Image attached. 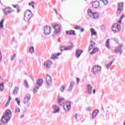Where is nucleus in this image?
<instances>
[{
    "label": "nucleus",
    "mask_w": 125,
    "mask_h": 125,
    "mask_svg": "<svg viewBox=\"0 0 125 125\" xmlns=\"http://www.w3.org/2000/svg\"><path fill=\"white\" fill-rule=\"evenodd\" d=\"M43 83V80L39 79L36 82V84L38 85V86H42Z\"/></svg>",
    "instance_id": "21"
},
{
    "label": "nucleus",
    "mask_w": 125,
    "mask_h": 125,
    "mask_svg": "<svg viewBox=\"0 0 125 125\" xmlns=\"http://www.w3.org/2000/svg\"><path fill=\"white\" fill-rule=\"evenodd\" d=\"M9 101H8L7 103H6V104H5V107H7V106H8V105H9Z\"/></svg>",
    "instance_id": "50"
},
{
    "label": "nucleus",
    "mask_w": 125,
    "mask_h": 125,
    "mask_svg": "<svg viewBox=\"0 0 125 125\" xmlns=\"http://www.w3.org/2000/svg\"><path fill=\"white\" fill-rule=\"evenodd\" d=\"M84 31V28H82L81 29V33H83V31Z\"/></svg>",
    "instance_id": "53"
},
{
    "label": "nucleus",
    "mask_w": 125,
    "mask_h": 125,
    "mask_svg": "<svg viewBox=\"0 0 125 125\" xmlns=\"http://www.w3.org/2000/svg\"><path fill=\"white\" fill-rule=\"evenodd\" d=\"M16 101H17V103H18V105H19V106H20V99L18 98H16Z\"/></svg>",
    "instance_id": "37"
},
{
    "label": "nucleus",
    "mask_w": 125,
    "mask_h": 125,
    "mask_svg": "<svg viewBox=\"0 0 125 125\" xmlns=\"http://www.w3.org/2000/svg\"><path fill=\"white\" fill-rule=\"evenodd\" d=\"M94 53H95V52H94V51L93 50L92 52L90 53V54L93 55V54H94Z\"/></svg>",
    "instance_id": "56"
},
{
    "label": "nucleus",
    "mask_w": 125,
    "mask_h": 125,
    "mask_svg": "<svg viewBox=\"0 0 125 125\" xmlns=\"http://www.w3.org/2000/svg\"><path fill=\"white\" fill-rule=\"evenodd\" d=\"M31 6L33 7V9H35V3L34 4H32L31 5Z\"/></svg>",
    "instance_id": "59"
},
{
    "label": "nucleus",
    "mask_w": 125,
    "mask_h": 125,
    "mask_svg": "<svg viewBox=\"0 0 125 125\" xmlns=\"http://www.w3.org/2000/svg\"><path fill=\"white\" fill-rule=\"evenodd\" d=\"M76 81H77V83H79V82H80V78H76Z\"/></svg>",
    "instance_id": "51"
},
{
    "label": "nucleus",
    "mask_w": 125,
    "mask_h": 125,
    "mask_svg": "<svg viewBox=\"0 0 125 125\" xmlns=\"http://www.w3.org/2000/svg\"><path fill=\"white\" fill-rule=\"evenodd\" d=\"M70 46H68L67 47H65L64 46L60 47V50L61 51H64V50H71L74 48V44L71 42H69Z\"/></svg>",
    "instance_id": "4"
},
{
    "label": "nucleus",
    "mask_w": 125,
    "mask_h": 125,
    "mask_svg": "<svg viewBox=\"0 0 125 125\" xmlns=\"http://www.w3.org/2000/svg\"><path fill=\"white\" fill-rule=\"evenodd\" d=\"M92 86L90 84H88L87 86V93L90 95L92 93Z\"/></svg>",
    "instance_id": "15"
},
{
    "label": "nucleus",
    "mask_w": 125,
    "mask_h": 125,
    "mask_svg": "<svg viewBox=\"0 0 125 125\" xmlns=\"http://www.w3.org/2000/svg\"><path fill=\"white\" fill-rule=\"evenodd\" d=\"M121 25L117 23H114L112 26V30L115 34L120 33L121 32Z\"/></svg>",
    "instance_id": "3"
},
{
    "label": "nucleus",
    "mask_w": 125,
    "mask_h": 125,
    "mask_svg": "<svg viewBox=\"0 0 125 125\" xmlns=\"http://www.w3.org/2000/svg\"><path fill=\"white\" fill-rule=\"evenodd\" d=\"M46 82L47 83V84H48V85H50V84H51V83H52V79H51V76H50L48 74H47Z\"/></svg>",
    "instance_id": "14"
},
{
    "label": "nucleus",
    "mask_w": 125,
    "mask_h": 125,
    "mask_svg": "<svg viewBox=\"0 0 125 125\" xmlns=\"http://www.w3.org/2000/svg\"><path fill=\"white\" fill-rule=\"evenodd\" d=\"M90 110H91V107H88L86 108V111H90Z\"/></svg>",
    "instance_id": "47"
},
{
    "label": "nucleus",
    "mask_w": 125,
    "mask_h": 125,
    "mask_svg": "<svg viewBox=\"0 0 125 125\" xmlns=\"http://www.w3.org/2000/svg\"><path fill=\"white\" fill-rule=\"evenodd\" d=\"M21 11V10L18 9V10H17L18 13H19V12H20Z\"/></svg>",
    "instance_id": "60"
},
{
    "label": "nucleus",
    "mask_w": 125,
    "mask_h": 125,
    "mask_svg": "<svg viewBox=\"0 0 125 125\" xmlns=\"http://www.w3.org/2000/svg\"><path fill=\"white\" fill-rule=\"evenodd\" d=\"M75 119H77V118H78V114H75Z\"/></svg>",
    "instance_id": "61"
},
{
    "label": "nucleus",
    "mask_w": 125,
    "mask_h": 125,
    "mask_svg": "<svg viewBox=\"0 0 125 125\" xmlns=\"http://www.w3.org/2000/svg\"><path fill=\"white\" fill-rule=\"evenodd\" d=\"M30 99H31V94H27L24 98L23 103L27 104V103L30 101Z\"/></svg>",
    "instance_id": "10"
},
{
    "label": "nucleus",
    "mask_w": 125,
    "mask_h": 125,
    "mask_svg": "<svg viewBox=\"0 0 125 125\" xmlns=\"http://www.w3.org/2000/svg\"><path fill=\"white\" fill-rule=\"evenodd\" d=\"M33 4H35V2L32 1L31 3H29L28 4H29V6H31V5L32 6V5Z\"/></svg>",
    "instance_id": "48"
},
{
    "label": "nucleus",
    "mask_w": 125,
    "mask_h": 125,
    "mask_svg": "<svg viewBox=\"0 0 125 125\" xmlns=\"http://www.w3.org/2000/svg\"><path fill=\"white\" fill-rule=\"evenodd\" d=\"M74 29H75V30H81V26H79L78 25H76L75 26Z\"/></svg>",
    "instance_id": "42"
},
{
    "label": "nucleus",
    "mask_w": 125,
    "mask_h": 125,
    "mask_svg": "<svg viewBox=\"0 0 125 125\" xmlns=\"http://www.w3.org/2000/svg\"><path fill=\"white\" fill-rule=\"evenodd\" d=\"M62 54V52L58 53L56 54V56H59L60 55H61Z\"/></svg>",
    "instance_id": "52"
},
{
    "label": "nucleus",
    "mask_w": 125,
    "mask_h": 125,
    "mask_svg": "<svg viewBox=\"0 0 125 125\" xmlns=\"http://www.w3.org/2000/svg\"><path fill=\"white\" fill-rule=\"evenodd\" d=\"M52 62L50 61H46L43 63V66L47 70H49L51 68V65H52Z\"/></svg>",
    "instance_id": "8"
},
{
    "label": "nucleus",
    "mask_w": 125,
    "mask_h": 125,
    "mask_svg": "<svg viewBox=\"0 0 125 125\" xmlns=\"http://www.w3.org/2000/svg\"><path fill=\"white\" fill-rule=\"evenodd\" d=\"M118 23H120L121 24V23H122V20H120L118 21Z\"/></svg>",
    "instance_id": "63"
},
{
    "label": "nucleus",
    "mask_w": 125,
    "mask_h": 125,
    "mask_svg": "<svg viewBox=\"0 0 125 125\" xmlns=\"http://www.w3.org/2000/svg\"><path fill=\"white\" fill-rule=\"evenodd\" d=\"M11 100V97L9 96V100H8V101H9V102H10Z\"/></svg>",
    "instance_id": "62"
},
{
    "label": "nucleus",
    "mask_w": 125,
    "mask_h": 125,
    "mask_svg": "<svg viewBox=\"0 0 125 125\" xmlns=\"http://www.w3.org/2000/svg\"><path fill=\"white\" fill-rule=\"evenodd\" d=\"M83 52V50L77 49L75 53V57L78 59L80 58Z\"/></svg>",
    "instance_id": "11"
},
{
    "label": "nucleus",
    "mask_w": 125,
    "mask_h": 125,
    "mask_svg": "<svg viewBox=\"0 0 125 125\" xmlns=\"http://www.w3.org/2000/svg\"><path fill=\"white\" fill-rule=\"evenodd\" d=\"M92 7L93 8H95V9H97L100 6V3L98 1H95L92 3Z\"/></svg>",
    "instance_id": "13"
},
{
    "label": "nucleus",
    "mask_w": 125,
    "mask_h": 125,
    "mask_svg": "<svg viewBox=\"0 0 125 125\" xmlns=\"http://www.w3.org/2000/svg\"><path fill=\"white\" fill-rule=\"evenodd\" d=\"M98 50H99V49H98V48L97 47L94 48V49H93V51L95 52V53L97 52Z\"/></svg>",
    "instance_id": "41"
},
{
    "label": "nucleus",
    "mask_w": 125,
    "mask_h": 125,
    "mask_svg": "<svg viewBox=\"0 0 125 125\" xmlns=\"http://www.w3.org/2000/svg\"><path fill=\"white\" fill-rule=\"evenodd\" d=\"M20 118H21V119H22V118H24V115H21Z\"/></svg>",
    "instance_id": "64"
},
{
    "label": "nucleus",
    "mask_w": 125,
    "mask_h": 125,
    "mask_svg": "<svg viewBox=\"0 0 125 125\" xmlns=\"http://www.w3.org/2000/svg\"><path fill=\"white\" fill-rule=\"evenodd\" d=\"M15 113H20V108L17 107L15 111Z\"/></svg>",
    "instance_id": "38"
},
{
    "label": "nucleus",
    "mask_w": 125,
    "mask_h": 125,
    "mask_svg": "<svg viewBox=\"0 0 125 125\" xmlns=\"http://www.w3.org/2000/svg\"><path fill=\"white\" fill-rule=\"evenodd\" d=\"M19 90V88L18 87H15L13 91V94H14V95H17V94H18Z\"/></svg>",
    "instance_id": "25"
},
{
    "label": "nucleus",
    "mask_w": 125,
    "mask_h": 125,
    "mask_svg": "<svg viewBox=\"0 0 125 125\" xmlns=\"http://www.w3.org/2000/svg\"><path fill=\"white\" fill-rule=\"evenodd\" d=\"M12 113L10 110H6L5 115L2 116L0 122L3 124L8 123L9 121L10 120V119H11V117H12Z\"/></svg>",
    "instance_id": "1"
},
{
    "label": "nucleus",
    "mask_w": 125,
    "mask_h": 125,
    "mask_svg": "<svg viewBox=\"0 0 125 125\" xmlns=\"http://www.w3.org/2000/svg\"><path fill=\"white\" fill-rule=\"evenodd\" d=\"M52 108L53 110V114H56V113H59V111H60V108L57 106V105H54Z\"/></svg>",
    "instance_id": "12"
},
{
    "label": "nucleus",
    "mask_w": 125,
    "mask_h": 125,
    "mask_svg": "<svg viewBox=\"0 0 125 125\" xmlns=\"http://www.w3.org/2000/svg\"><path fill=\"white\" fill-rule=\"evenodd\" d=\"M106 44H105V46L106 47H107V48H110V46L109 45V43H106Z\"/></svg>",
    "instance_id": "49"
},
{
    "label": "nucleus",
    "mask_w": 125,
    "mask_h": 125,
    "mask_svg": "<svg viewBox=\"0 0 125 125\" xmlns=\"http://www.w3.org/2000/svg\"><path fill=\"white\" fill-rule=\"evenodd\" d=\"M53 29H54V33L56 35L57 34H59L61 30V26L59 24H55L52 26Z\"/></svg>",
    "instance_id": "6"
},
{
    "label": "nucleus",
    "mask_w": 125,
    "mask_h": 125,
    "mask_svg": "<svg viewBox=\"0 0 125 125\" xmlns=\"http://www.w3.org/2000/svg\"><path fill=\"white\" fill-rule=\"evenodd\" d=\"M92 71L94 75H96V74H98L99 72H101V66L95 65L93 67Z\"/></svg>",
    "instance_id": "5"
},
{
    "label": "nucleus",
    "mask_w": 125,
    "mask_h": 125,
    "mask_svg": "<svg viewBox=\"0 0 125 125\" xmlns=\"http://www.w3.org/2000/svg\"><path fill=\"white\" fill-rule=\"evenodd\" d=\"M114 42H117V43H118L119 42V40H118V39L116 38H114Z\"/></svg>",
    "instance_id": "45"
},
{
    "label": "nucleus",
    "mask_w": 125,
    "mask_h": 125,
    "mask_svg": "<svg viewBox=\"0 0 125 125\" xmlns=\"http://www.w3.org/2000/svg\"><path fill=\"white\" fill-rule=\"evenodd\" d=\"M24 85L26 88H29V84L28 83V81H27V80H24Z\"/></svg>",
    "instance_id": "31"
},
{
    "label": "nucleus",
    "mask_w": 125,
    "mask_h": 125,
    "mask_svg": "<svg viewBox=\"0 0 125 125\" xmlns=\"http://www.w3.org/2000/svg\"><path fill=\"white\" fill-rule=\"evenodd\" d=\"M123 46H124V44H121V45L117 46L116 49H115L114 50L115 53H119L122 50V47Z\"/></svg>",
    "instance_id": "18"
},
{
    "label": "nucleus",
    "mask_w": 125,
    "mask_h": 125,
    "mask_svg": "<svg viewBox=\"0 0 125 125\" xmlns=\"http://www.w3.org/2000/svg\"><path fill=\"white\" fill-rule=\"evenodd\" d=\"M104 4L105 5H106V4H108V0H104V1H103Z\"/></svg>",
    "instance_id": "40"
},
{
    "label": "nucleus",
    "mask_w": 125,
    "mask_h": 125,
    "mask_svg": "<svg viewBox=\"0 0 125 125\" xmlns=\"http://www.w3.org/2000/svg\"><path fill=\"white\" fill-rule=\"evenodd\" d=\"M95 92H96V90H95V89H94L93 90V94H95Z\"/></svg>",
    "instance_id": "58"
},
{
    "label": "nucleus",
    "mask_w": 125,
    "mask_h": 125,
    "mask_svg": "<svg viewBox=\"0 0 125 125\" xmlns=\"http://www.w3.org/2000/svg\"><path fill=\"white\" fill-rule=\"evenodd\" d=\"M4 89V83L3 82L0 83V91H3Z\"/></svg>",
    "instance_id": "28"
},
{
    "label": "nucleus",
    "mask_w": 125,
    "mask_h": 125,
    "mask_svg": "<svg viewBox=\"0 0 125 125\" xmlns=\"http://www.w3.org/2000/svg\"><path fill=\"white\" fill-rule=\"evenodd\" d=\"M40 87L39 86H36L34 87V90H33V93H34V94H36V93H37V92H38V90H39V89H40Z\"/></svg>",
    "instance_id": "29"
},
{
    "label": "nucleus",
    "mask_w": 125,
    "mask_h": 125,
    "mask_svg": "<svg viewBox=\"0 0 125 125\" xmlns=\"http://www.w3.org/2000/svg\"><path fill=\"white\" fill-rule=\"evenodd\" d=\"M125 18V15H123L121 18H120V19L121 20H122V19H124Z\"/></svg>",
    "instance_id": "54"
},
{
    "label": "nucleus",
    "mask_w": 125,
    "mask_h": 125,
    "mask_svg": "<svg viewBox=\"0 0 125 125\" xmlns=\"http://www.w3.org/2000/svg\"><path fill=\"white\" fill-rule=\"evenodd\" d=\"M12 5L14 7V8H18V7H19V5L18 4H16V5L12 4Z\"/></svg>",
    "instance_id": "43"
},
{
    "label": "nucleus",
    "mask_w": 125,
    "mask_h": 125,
    "mask_svg": "<svg viewBox=\"0 0 125 125\" xmlns=\"http://www.w3.org/2000/svg\"><path fill=\"white\" fill-rule=\"evenodd\" d=\"M54 10L55 13L57 14V15H59V13H58V12L57 11V10H56V9L54 8Z\"/></svg>",
    "instance_id": "46"
},
{
    "label": "nucleus",
    "mask_w": 125,
    "mask_h": 125,
    "mask_svg": "<svg viewBox=\"0 0 125 125\" xmlns=\"http://www.w3.org/2000/svg\"><path fill=\"white\" fill-rule=\"evenodd\" d=\"M51 33V27L49 26H45L44 27V34L45 36H48Z\"/></svg>",
    "instance_id": "7"
},
{
    "label": "nucleus",
    "mask_w": 125,
    "mask_h": 125,
    "mask_svg": "<svg viewBox=\"0 0 125 125\" xmlns=\"http://www.w3.org/2000/svg\"><path fill=\"white\" fill-rule=\"evenodd\" d=\"M32 17H33V13L30 10H27L24 13V21L28 22Z\"/></svg>",
    "instance_id": "2"
},
{
    "label": "nucleus",
    "mask_w": 125,
    "mask_h": 125,
    "mask_svg": "<svg viewBox=\"0 0 125 125\" xmlns=\"http://www.w3.org/2000/svg\"><path fill=\"white\" fill-rule=\"evenodd\" d=\"M109 42H110V39H107L106 41V43H109Z\"/></svg>",
    "instance_id": "55"
},
{
    "label": "nucleus",
    "mask_w": 125,
    "mask_h": 125,
    "mask_svg": "<svg viewBox=\"0 0 125 125\" xmlns=\"http://www.w3.org/2000/svg\"><path fill=\"white\" fill-rule=\"evenodd\" d=\"M122 10H124V3L123 2L118 3V9L117 11V14H121Z\"/></svg>",
    "instance_id": "9"
},
{
    "label": "nucleus",
    "mask_w": 125,
    "mask_h": 125,
    "mask_svg": "<svg viewBox=\"0 0 125 125\" xmlns=\"http://www.w3.org/2000/svg\"><path fill=\"white\" fill-rule=\"evenodd\" d=\"M64 100H65V98H59L58 99V104H59L60 105H61V103H62V102H63V101H64Z\"/></svg>",
    "instance_id": "30"
},
{
    "label": "nucleus",
    "mask_w": 125,
    "mask_h": 125,
    "mask_svg": "<svg viewBox=\"0 0 125 125\" xmlns=\"http://www.w3.org/2000/svg\"><path fill=\"white\" fill-rule=\"evenodd\" d=\"M116 61V58H113L110 62V63H109L108 64H106L105 66L107 68V69H109V68H110V67H111V66L112 65V64H113V63H114V62Z\"/></svg>",
    "instance_id": "22"
},
{
    "label": "nucleus",
    "mask_w": 125,
    "mask_h": 125,
    "mask_svg": "<svg viewBox=\"0 0 125 125\" xmlns=\"http://www.w3.org/2000/svg\"><path fill=\"white\" fill-rule=\"evenodd\" d=\"M2 58V55H1V52L0 51V60H1Z\"/></svg>",
    "instance_id": "57"
},
{
    "label": "nucleus",
    "mask_w": 125,
    "mask_h": 125,
    "mask_svg": "<svg viewBox=\"0 0 125 125\" xmlns=\"http://www.w3.org/2000/svg\"><path fill=\"white\" fill-rule=\"evenodd\" d=\"M92 16L93 17L94 19H97V18H98V14L96 12H95L93 13Z\"/></svg>",
    "instance_id": "33"
},
{
    "label": "nucleus",
    "mask_w": 125,
    "mask_h": 125,
    "mask_svg": "<svg viewBox=\"0 0 125 125\" xmlns=\"http://www.w3.org/2000/svg\"><path fill=\"white\" fill-rule=\"evenodd\" d=\"M75 84V82L74 81H72L70 82V85L69 86V88L67 89V91H69V92H71L73 89V87H74V85Z\"/></svg>",
    "instance_id": "20"
},
{
    "label": "nucleus",
    "mask_w": 125,
    "mask_h": 125,
    "mask_svg": "<svg viewBox=\"0 0 125 125\" xmlns=\"http://www.w3.org/2000/svg\"><path fill=\"white\" fill-rule=\"evenodd\" d=\"M20 63L23 64L24 63V60L23 59H21L19 60Z\"/></svg>",
    "instance_id": "44"
},
{
    "label": "nucleus",
    "mask_w": 125,
    "mask_h": 125,
    "mask_svg": "<svg viewBox=\"0 0 125 125\" xmlns=\"http://www.w3.org/2000/svg\"><path fill=\"white\" fill-rule=\"evenodd\" d=\"M65 34L66 35H69V36H76V31L73 30H71L70 31H66Z\"/></svg>",
    "instance_id": "17"
},
{
    "label": "nucleus",
    "mask_w": 125,
    "mask_h": 125,
    "mask_svg": "<svg viewBox=\"0 0 125 125\" xmlns=\"http://www.w3.org/2000/svg\"><path fill=\"white\" fill-rule=\"evenodd\" d=\"M15 57H16V54H14V55L11 56V61H13V60H14Z\"/></svg>",
    "instance_id": "39"
},
{
    "label": "nucleus",
    "mask_w": 125,
    "mask_h": 125,
    "mask_svg": "<svg viewBox=\"0 0 125 125\" xmlns=\"http://www.w3.org/2000/svg\"><path fill=\"white\" fill-rule=\"evenodd\" d=\"M66 108H70L67 109V111H69L71 109V102L70 101H67L66 102Z\"/></svg>",
    "instance_id": "27"
},
{
    "label": "nucleus",
    "mask_w": 125,
    "mask_h": 125,
    "mask_svg": "<svg viewBox=\"0 0 125 125\" xmlns=\"http://www.w3.org/2000/svg\"><path fill=\"white\" fill-rule=\"evenodd\" d=\"M51 59H52L53 60H55V59H57L58 58V57H57L56 56V55H55V54H53L52 57H51Z\"/></svg>",
    "instance_id": "35"
},
{
    "label": "nucleus",
    "mask_w": 125,
    "mask_h": 125,
    "mask_svg": "<svg viewBox=\"0 0 125 125\" xmlns=\"http://www.w3.org/2000/svg\"><path fill=\"white\" fill-rule=\"evenodd\" d=\"M29 52L30 53H33V52H35V49L34 48V46H32L30 47Z\"/></svg>",
    "instance_id": "34"
},
{
    "label": "nucleus",
    "mask_w": 125,
    "mask_h": 125,
    "mask_svg": "<svg viewBox=\"0 0 125 125\" xmlns=\"http://www.w3.org/2000/svg\"><path fill=\"white\" fill-rule=\"evenodd\" d=\"M90 30L91 32V36H97V32L94 30V28H90Z\"/></svg>",
    "instance_id": "23"
},
{
    "label": "nucleus",
    "mask_w": 125,
    "mask_h": 125,
    "mask_svg": "<svg viewBox=\"0 0 125 125\" xmlns=\"http://www.w3.org/2000/svg\"><path fill=\"white\" fill-rule=\"evenodd\" d=\"M98 113H99V110L98 109L94 110L92 114V119L96 118V116L98 115Z\"/></svg>",
    "instance_id": "16"
},
{
    "label": "nucleus",
    "mask_w": 125,
    "mask_h": 125,
    "mask_svg": "<svg viewBox=\"0 0 125 125\" xmlns=\"http://www.w3.org/2000/svg\"><path fill=\"white\" fill-rule=\"evenodd\" d=\"M3 11L4 13H5V15H7L8 13H11V12H12V11L8 10V8L4 9V10H3Z\"/></svg>",
    "instance_id": "24"
},
{
    "label": "nucleus",
    "mask_w": 125,
    "mask_h": 125,
    "mask_svg": "<svg viewBox=\"0 0 125 125\" xmlns=\"http://www.w3.org/2000/svg\"><path fill=\"white\" fill-rule=\"evenodd\" d=\"M94 13L92 12V11L90 9H88L87 10V14L89 15L90 17H92V16L93 15V14Z\"/></svg>",
    "instance_id": "26"
},
{
    "label": "nucleus",
    "mask_w": 125,
    "mask_h": 125,
    "mask_svg": "<svg viewBox=\"0 0 125 125\" xmlns=\"http://www.w3.org/2000/svg\"><path fill=\"white\" fill-rule=\"evenodd\" d=\"M65 90V86L64 85H62L61 87L60 88V90L62 92H63Z\"/></svg>",
    "instance_id": "36"
},
{
    "label": "nucleus",
    "mask_w": 125,
    "mask_h": 125,
    "mask_svg": "<svg viewBox=\"0 0 125 125\" xmlns=\"http://www.w3.org/2000/svg\"><path fill=\"white\" fill-rule=\"evenodd\" d=\"M3 22H4V20L3 19L1 20L0 22V29L3 28Z\"/></svg>",
    "instance_id": "32"
},
{
    "label": "nucleus",
    "mask_w": 125,
    "mask_h": 125,
    "mask_svg": "<svg viewBox=\"0 0 125 125\" xmlns=\"http://www.w3.org/2000/svg\"><path fill=\"white\" fill-rule=\"evenodd\" d=\"M95 44L96 43L94 42H93V41H91L90 45L88 47V51H90V50H91V49L93 48V47L95 45Z\"/></svg>",
    "instance_id": "19"
}]
</instances>
